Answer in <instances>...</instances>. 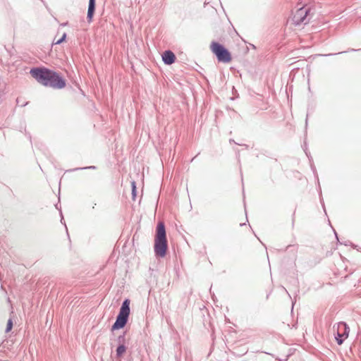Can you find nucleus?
I'll list each match as a JSON object with an SVG mask.
<instances>
[{"instance_id": "2", "label": "nucleus", "mask_w": 361, "mask_h": 361, "mask_svg": "<svg viewBox=\"0 0 361 361\" xmlns=\"http://www.w3.org/2000/svg\"><path fill=\"white\" fill-rule=\"evenodd\" d=\"M130 302L128 299L123 302L117 315V319H116L115 324L112 326V331L122 329L126 326L130 314Z\"/></svg>"}, {"instance_id": "1", "label": "nucleus", "mask_w": 361, "mask_h": 361, "mask_svg": "<svg viewBox=\"0 0 361 361\" xmlns=\"http://www.w3.org/2000/svg\"><path fill=\"white\" fill-rule=\"evenodd\" d=\"M168 243L165 226L163 222H159L154 235V251L157 256L164 257L166 255Z\"/></svg>"}, {"instance_id": "12", "label": "nucleus", "mask_w": 361, "mask_h": 361, "mask_svg": "<svg viewBox=\"0 0 361 361\" xmlns=\"http://www.w3.org/2000/svg\"><path fill=\"white\" fill-rule=\"evenodd\" d=\"M131 187H132V195H133V199L135 200L136 197V185L135 182L133 180L131 182Z\"/></svg>"}, {"instance_id": "6", "label": "nucleus", "mask_w": 361, "mask_h": 361, "mask_svg": "<svg viewBox=\"0 0 361 361\" xmlns=\"http://www.w3.org/2000/svg\"><path fill=\"white\" fill-rule=\"evenodd\" d=\"M65 85V80L56 73L51 71V76L48 78V82L46 86L61 89L64 87Z\"/></svg>"}, {"instance_id": "9", "label": "nucleus", "mask_w": 361, "mask_h": 361, "mask_svg": "<svg viewBox=\"0 0 361 361\" xmlns=\"http://www.w3.org/2000/svg\"><path fill=\"white\" fill-rule=\"evenodd\" d=\"M95 11V0H89L87 19L89 23L92 20Z\"/></svg>"}, {"instance_id": "8", "label": "nucleus", "mask_w": 361, "mask_h": 361, "mask_svg": "<svg viewBox=\"0 0 361 361\" xmlns=\"http://www.w3.org/2000/svg\"><path fill=\"white\" fill-rule=\"evenodd\" d=\"M162 59L166 64L171 65L175 62L176 56L171 51H166L162 54Z\"/></svg>"}, {"instance_id": "4", "label": "nucleus", "mask_w": 361, "mask_h": 361, "mask_svg": "<svg viewBox=\"0 0 361 361\" xmlns=\"http://www.w3.org/2000/svg\"><path fill=\"white\" fill-rule=\"evenodd\" d=\"M30 74L38 82L46 86L49 76H51V71L45 68H33L31 69Z\"/></svg>"}, {"instance_id": "3", "label": "nucleus", "mask_w": 361, "mask_h": 361, "mask_svg": "<svg viewBox=\"0 0 361 361\" xmlns=\"http://www.w3.org/2000/svg\"><path fill=\"white\" fill-rule=\"evenodd\" d=\"M210 49L216 55L219 62L227 63L232 61L230 52L221 45L219 42H212L210 44Z\"/></svg>"}, {"instance_id": "10", "label": "nucleus", "mask_w": 361, "mask_h": 361, "mask_svg": "<svg viewBox=\"0 0 361 361\" xmlns=\"http://www.w3.org/2000/svg\"><path fill=\"white\" fill-rule=\"evenodd\" d=\"M126 347L123 345H120L117 347V355L121 356L126 352Z\"/></svg>"}, {"instance_id": "11", "label": "nucleus", "mask_w": 361, "mask_h": 361, "mask_svg": "<svg viewBox=\"0 0 361 361\" xmlns=\"http://www.w3.org/2000/svg\"><path fill=\"white\" fill-rule=\"evenodd\" d=\"M66 37V34L65 32H63L60 38H58V39H56V37L54 38V44H60L65 40Z\"/></svg>"}, {"instance_id": "13", "label": "nucleus", "mask_w": 361, "mask_h": 361, "mask_svg": "<svg viewBox=\"0 0 361 361\" xmlns=\"http://www.w3.org/2000/svg\"><path fill=\"white\" fill-rule=\"evenodd\" d=\"M13 326V320L11 319H9L8 322H7V326H6V331L7 333L10 332L12 330Z\"/></svg>"}, {"instance_id": "7", "label": "nucleus", "mask_w": 361, "mask_h": 361, "mask_svg": "<svg viewBox=\"0 0 361 361\" xmlns=\"http://www.w3.org/2000/svg\"><path fill=\"white\" fill-rule=\"evenodd\" d=\"M310 10L306 7H301L298 8L293 17V22L295 25H300L305 20L308 16Z\"/></svg>"}, {"instance_id": "5", "label": "nucleus", "mask_w": 361, "mask_h": 361, "mask_svg": "<svg viewBox=\"0 0 361 361\" xmlns=\"http://www.w3.org/2000/svg\"><path fill=\"white\" fill-rule=\"evenodd\" d=\"M350 329L346 324L341 322L337 325L336 339L339 345H341L344 340L349 336Z\"/></svg>"}]
</instances>
